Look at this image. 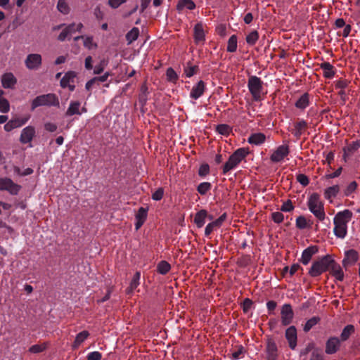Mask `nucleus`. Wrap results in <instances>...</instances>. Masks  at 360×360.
<instances>
[{
  "mask_svg": "<svg viewBox=\"0 0 360 360\" xmlns=\"http://www.w3.org/2000/svg\"><path fill=\"white\" fill-rule=\"evenodd\" d=\"M307 206L309 211L319 221H323L326 219L324 203L319 194L317 193H311L308 198Z\"/></svg>",
  "mask_w": 360,
  "mask_h": 360,
  "instance_id": "1",
  "label": "nucleus"
},
{
  "mask_svg": "<svg viewBox=\"0 0 360 360\" xmlns=\"http://www.w3.org/2000/svg\"><path fill=\"white\" fill-rule=\"evenodd\" d=\"M250 154L248 148H240L229 157L223 167V174H226L230 171L236 169L239 164Z\"/></svg>",
  "mask_w": 360,
  "mask_h": 360,
  "instance_id": "2",
  "label": "nucleus"
},
{
  "mask_svg": "<svg viewBox=\"0 0 360 360\" xmlns=\"http://www.w3.org/2000/svg\"><path fill=\"white\" fill-rule=\"evenodd\" d=\"M330 262L331 257L330 255L322 257L313 262L309 271V274L312 277L320 276L329 269Z\"/></svg>",
  "mask_w": 360,
  "mask_h": 360,
  "instance_id": "3",
  "label": "nucleus"
},
{
  "mask_svg": "<svg viewBox=\"0 0 360 360\" xmlns=\"http://www.w3.org/2000/svg\"><path fill=\"white\" fill-rule=\"evenodd\" d=\"M248 89L255 101H260L263 94V82L257 76H251L248 79Z\"/></svg>",
  "mask_w": 360,
  "mask_h": 360,
  "instance_id": "4",
  "label": "nucleus"
},
{
  "mask_svg": "<svg viewBox=\"0 0 360 360\" xmlns=\"http://www.w3.org/2000/svg\"><path fill=\"white\" fill-rule=\"evenodd\" d=\"M58 105L59 101L56 96L53 94H48L36 97L32 102V109L34 110L41 105L56 106Z\"/></svg>",
  "mask_w": 360,
  "mask_h": 360,
  "instance_id": "5",
  "label": "nucleus"
},
{
  "mask_svg": "<svg viewBox=\"0 0 360 360\" xmlns=\"http://www.w3.org/2000/svg\"><path fill=\"white\" fill-rule=\"evenodd\" d=\"M21 186L9 178H0V191H6L11 195H17Z\"/></svg>",
  "mask_w": 360,
  "mask_h": 360,
  "instance_id": "6",
  "label": "nucleus"
},
{
  "mask_svg": "<svg viewBox=\"0 0 360 360\" xmlns=\"http://www.w3.org/2000/svg\"><path fill=\"white\" fill-rule=\"evenodd\" d=\"M289 147L287 145L279 146L273 151L270 156V159L273 162H281L289 154Z\"/></svg>",
  "mask_w": 360,
  "mask_h": 360,
  "instance_id": "7",
  "label": "nucleus"
},
{
  "mask_svg": "<svg viewBox=\"0 0 360 360\" xmlns=\"http://www.w3.org/2000/svg\"><path fill=\"white\" fill-rule=\"evenodd\" d=\"M281 322L283 326H288L292 321L294 313L292 307L289 304L283 305L281 311Z\"/></svg>",
  "mask_w": 360,
  "mask_h": 360,
  "instance_id": "8",
  "label": "nucleus"
},
{
  "mask_svg": "<svg viewBox=\"0 0 360 360\" xmlns=\"http://www.w3.org/2000/svg\"><path fill=\"white\" fill-rule=\"evenodd\" d=\"M76 73L73 71H70L65 73L60 80V85L63 88H68L70 91H72L75 89V79Z\"/></svg>",
  "mask_w": 360,
  "mask_h": 360,
  "instance_id": "9",
  "label": "nucleus"
},
{
  "mask_svg": "<svg viewBox=\"0 0 360 360\" xmlns=\"http://www.w3.org/2000/svg\"><path fill=\"white\" fill-rule=\"evenodd\" d=\"M353 216L352 212L349 210H344L336 214L334 217V224H342L347 226Z\"/></svg>",
  "mask_w": 360,
  "mask_h": 360,
  "instance_id": "10",
  "label": "nucleus"
},
{
  "mask_svg": "<svg viewBox=\"0 0 360 360\" xmlns=\"http://www.w3.org/2000/svg\"><path fill=\"white\" fill-rule=\"evenodd\" d=\"M328 271L336 280L342 281L344 279V272L340 264L336 263L332 258Z\"/></svg>",
  "mask_w": 360,
  "mask_h": 360,
  "instance_id": "11",
  "label": "nucleus"
},
{
  "mask_svg": "<svg viewBox=\"0 0 360 360\" xmlns=\"http://www.w3.org/2000/svg\"><path fill=\"white\" fill-rule=\"evenodd\" d=\"M82 27L83 25L80 22L77 24L73 23L70 25L61 32L58 36V39L60 41H64L68 36H70L72 33L75 32V31L80 32Z\"/></svg>",
  "mask_w": 360,
  "mask_h": 360,
  "instance_id": "12",
  "label": "nucleus"
},
{
  "mask_svg": "<svg viewBox=\"0 0 360 360\" xmlns=\"http://www.w3.org/2000/svg\"><path fill=\"white\" fill-rule=\"evenodd\" d=\"M285 338L287 339L289 347L292 349H295L297 346V330L295 326H290L285 330Z\"/></svg>",
  "mask_w": 360,
  "mask_h": 360,
  "instance_id": "13",
  "label": "nucleus"
},
{
  "mask_svg": "<svg viewBox=\"0 0 360 360\" xmlns=\"http://www.w3.org/2000/svg\"><path fill=\"white\" fill-rule=\"evenodd\" d=\"M2 86L5 89H13L17 83V79L11 72L2 75L1 78Z\"/></svg>",
  "mask_w": 360,
  "mask_h": 360,
  "instance_id": "14",
  "label": "nucleus"
},
{
  "mask_svg": "<svg viewBox=\"0 0 360 360\" xmlns=\"http://www.w3.org/2000/svg\"><path fill=\"white\" fill-rule=\"evenodd\" d=\"M148 216V208L141 207L135 216V228L139 230L144 224Z\"/></svg>",
  "mask_w": 360,
  "mask_h": 360,
  "instance_id": "15",
  "label": "nucleus"
},
{
  "mask_svg": "<svg viewBox=\"0 0 360 360\" xmlns=\"http://www.w3.org/2000/svg\"><path fill=\"white\" fill-rule=\"evenodd\" d=\"M41 63V57L39 54H30L25 60V65L28 69H36Z\"/></svg>",
  "mask_w": 360,
  "mask_h": 360,
  "instance_id": "16",
  "label": "nucleus"
},
{
  "mask_svg": "<svg viewBox=\"0 0 360 360\" xmlns=\"http://www.w3.org/2000/svg\"><path fill=\"white\" fill-rule=\"evenodd\" d=\"M28 119L29 117L11 120L6 123L4 129L6 131H11L15 128L20 127L27 122Z\"/></svg>",
  "mask_w": 360,
  "mask_h": 360,
  "instance_id": "17",
  "label": "nucleus"
},
{
  "mask_svg": "<svg viewBox=\"0 0 360 360\" xmlns=\"http://www.w3.org/2000/svg\"><path fill=\"white\" fill-rule=\"evenodd\" d=\"M205 89V84L203 81H199L194 85L191 91L190 96L193 99L199 98L204 93Z\"/></svg>",
  "mask_w": 360,
  "mask_h": 360,
  "instance_id": "18",
  "label": "nucleus"
},
{
  "mask_svg": "<svg viewBox=\"0 0 360 360\" xmlns=\"http://www.w3.org/2000/svg\"><path fill=\"white\" fill-rule=\"evenodd\" d=\"M318 252V248L316 246H310L307 248H306L302 254L301 257V262L307 265L310 262L312 256L315 255Z\"/></svg>",
  "mask_w": 360,
  "mask_h": 360,
  "instance_id": "19",
  "label": "nucleus"
},
{
  "mask_svg": "<svg viewBox=\"0 0 360 360\" xmlns=\"http://www.w3.org/2000/svg\"><path fill=\"white\" fill-rule=\"evenodd\" d=\"M34 134V128L33 127L28 126L22 129L20 140L22 143H27L32 140Z\"/></svg>",
  "mask_w": 360,
  "mask_h": 360,
  "instance_id": "20",
  "label": "nucleus"
},
{
  "mask_svg": "<svg viewBox=\"0 0 360 360\" xmlns=\"http://www.w3.org/2000/svg\"><path fill=\"white\" fill-rule=\"evenodd\" d=\"M194 39L195 43H203L205 39V34L203 25L197 23L194 27Z\"/></svg>",
  "mask_w": 360,
  "mask_h": 360,
  "instance_id": "21",
  "label": "nucleus"
},
{
  "mask_svg": "<svg viewBox=\"0 0 360 360\" xmlns=\"http://www.w3.org/2000/svg\"><path fill=\"white\" fill-rule=\"evenodd\" d=\"M340 190L339 185H333L328 187L324 190L323 195L324 198L329 200L330 202H333V199L337 196Z\"/></svg>",
  "mask_w": 360,
  "mask_h": 360,
  "instance_id": "22",
  "label": "nucleus"
},
{
  "mask_svg": "<svg viewBox=\"0 0 360 360\" xmlns=\"http://www.w3.org/2000/svg\"><path fill=\"white\" fill-rule=\"evenodd\" d=\"M320 68L323 70V75L324 77L331 79L335 76V70L330 63H322L320 64Z\"/></svg>",
  "mask_w": 360,
  "mask_h": 360,
  "instance_id": "23",
  "label": "nucleus"
},
{
  "mask_svg": "<svg viewBox=\"0 0 360 360\" xmlns=\"http://www.w3.org/2000/svg\"><path fill=\"white\" fill-rule=\"evenodd\" d=\"M266 354L269 360H275L277 357V346L272 340L267 342Z\"/></svg>",
  "mask_w": 360,
  "mask_h": 360,
  "instance_id": "24",
  "label": "nucleus"
},
{
  "mask_svg": "<svg viewBox=\"0 0 360 360\" xmlns=\"http://www.w3.org/2000/svg\"><path fill=\"white\" fill-rule=\"evenodd\" d=\"M266 141V136L263 133H254L252 134L248 139V142L252 145H260Z\"/></svg>",
  "mask_w": 360,
  "mask_h": 360,
  "instance_id": "25",
  "label": "nucleus"
},
{
  "mask_svg": "<svg viewBox=\"0 0 360 360\" xmlns=\"http://www.w3.org/2000/svg\"><path fill=\"white\" fill-rule=\"evenodd\" d=\"M195 8V4L192 0H179L176 5V9L179 12H182L185 10L192 11Z\"/></svg>",
  "mask_w": 360,
  "mask_h": 360,
  "instance_id": "26",
  "label": "nucleus"
},
{
  "mask_svg": "<svg viewBox=\"0 0 360 360\" xmlns=\"http://www.w3.org/2000/svg\"><path fill=\"white\" fill-rule=\"evenodd\" d=\"M339 345L340 341L338 338H330L326 343V352L330 354L335 353L339 347Z\"/></svg>",
  "mask_w": 360,
  "mask_h": 360,
  "instance_id": "27",
  "label": "nucleus"
},
{
  "mask_svg": "<svg viewBox=\"0 0 360 360\" xmlns=\"http://www.w3.org/2000/svg\"><path fill=\"white\" fill-rule=\"evenodd\" d=\"M207 217V211L205 210H201L195 214L194 217V223L198 228H201L204 226Z\"/></svg>",
  "mask_w": 360,
  "mask_h": 360,
  "instance_id": "28",
  "label": "nucleus"
},
{
  "mask_svg": "<svg viewBox=\"0 0 360 360\" xmlns=\"http://www.w3.org/2000/svg\"><path fill=\"white\" fill-rule=\"evenodd\" d=\"M89 333L87 330H83L79 333L72 343V347L73 349L78 348L82 342H84L89 336Z\"/></svg>",
  "mask_w": 360,
  "mask_h": 360,
  "instance_id": "29",
  "label": "nucleus"
},
{
  "mask_svg": "<svg viewBox=\"0 0 360 360\" xmlns=\"http://www.w3.org/2000/svg\"><path fill=\"white\" fill-rule=\"evenodd\" d=\"M295 107L300 110H304L309 105V95L307 93L302 94L295 103Z\"/></svg>",
  "mask_w": 360,
  "mask_h": 360,
  "instance_id": "30",
  "label": "nucleus"
},
{
  "mask_svg": "<svg viewBox=\"0 0 360 360\" xmlns=\"http://www.w3.org/2000/svg\"><path fill=\"white\" fill-rule=\"evenodd\" d=\"M4 91L0 89V112L6 113L10 110V104L8 101L4 98Z\"/></svg>",
  "mask_w": 360,
  "mask_h": 360,
  "instance_id": "31",
  "label": "nucleus"
},
{
  "mask_svg": "<svg viewBox=\"0 0 360 360\" xmlns=\"http://www.w3.org/2000/svg\"><path fill=\"white\" fill-rule=\"evenodd\" d=\"M334 226L335 235L338 238H345L347 231V226L342 224H334Z\"/></svg>",
  "mask_w": 360,
  "mask_h": 360,
  "instance_id": "32",
  "label": "nucleus"
},
{
  "mask_svg": "<svg viewBox=\"0 0 360 360\" xmlns=\"http://www.w3.org/2000/svg\"><path fill=\"white\" fill-rule=\"evenodd\" d=\"M80 103L78 101L71 102L67 111L66 115L68 116H72L74 115H80L81 112H79Z\"/></svg>",
  "mask_w": 360,
  "mask_h": 360,
  "instance_id": "33",
  "label": "nucleus"
},
{
  "mask_svg": "<svg viewBox=\"0 0 360 360\" xmlns=\"http://www.w3.org/2000/svg\"><path fill=\"white\" fill-rule=\"evenodd\" d=\"M141 274L139 272H136L133 278L131 279L129 286L127 289V292L128 294L131 293L139 285Z\"/></svg>",
  "mask_w": 360,
  "mask_h": 360,
  "instance_id": "34",
  "label": "nucleus"
},
{
  "mask_svg": "<svg viewBox=\"0 0 360 360\" xmlns=\"http://www.w3.org/2000/svg\"><path fill=\"white\" fill-rule=\"evenodd\" d=\"M171 269V265L166 261H161L157 266V271L159 274L165 275Z\"/></svg>",
  "mask_w": 360,
  "mask_h": 360,
  "instance_id": "35",
  "label": "nucleus"
},
{
  "mask_svg": "<svg viewBox=\"0 0 360 360\" xmlns=\"http://www.w3.org/2000/svg\"><path fill=\"white\" fill-rule=\"evenodd\" d=\"M82 38L84 40V46L88 49H95L97 46V44L94 42L93 38L91 37H76L75 40H77Z\"/></svg>",
  "mask_w": 360,
  "mask_h": 360,
  "instance_id": "36",
  "label": "nucleus"
},
{
  "mask_svg": "<svg viewBox=\"0 0 360 360\" xmlns=\"http://www.w3.org/2000/svg\"><path fill=\"white\" fill-rule=\"evenodd\" d=\"M139 35V30L137 27H133L127 34H126V39L128 44H131L133 41L137 39Z\"/></svg>",
  "mask_w": 360,
  "mask_h": 360,
  "instance_id": "37",
  "label": "nucleus"
},
{
  "mask_svg": "<svg viewBox=\"0 0 360 360\" xmlns=\"http://www.w3.org/2000/svg\"><path fill=\"white\" fill-rule=\"evenodd\" d=\"M309 221L304 216H300L296 219V226L300 229H304L311 226Z\"/></svg>",
  "mask_w": 360,
  "mask_h": 360,
  "instance_id": "38",
  "label": "nucleus"
},
{
  "mask_svg": "<svg viewBox=\"0 0 360 360\" xmlns=\"http://www.w3.org/2000/svg\"><path fill=\"white\" fill-rule=\"evenodd\" d=\"M237 49V37L236 35H232L228 41L227 51L233 53Z\"/></svg>",
  "mask_w": 360,
  "mask_h": 360,
  "instance_id": "39",
  "label": "nucleus"
},
{
  "mask_svg": "<svg viewBox=\"0 0 360 360\" xmlns=\"http://www.w3.org/2000/svg\"><path fill=\"white\" fill-rule=\"evenodd\" d=\"M57 8L63 14H68L70 12V7L65 0H58Z\"/></svg>",
  "mask_w": 360,
  "mask_h": 360,
  "instance_id": "40",
  "label": "nucleus"
},
{
  "mask_svg": "<svg viewBox=\"0 0 360 360\" xmlns=\"http://www.w3.org/2000/svg\"><path fill=\"white\" fill-rule=\"evenodd\" d=\"M212 188V185L209 182H202L200 183L198 188L197 191L200 195H205Z\"/></svg>",
  "mask_w": 360,
  "mask_h": 360,
  "instance_id": "41",
  "label": "nucleus"
},
{
  "mask_svg": "<svg viewBox=\"0 0 360 360\" xmlns=\"http://www.w3.org/2000/svg\"><path fill=\"white\" fill-rule=\"evenodd\" d=\"M259 39V34L256 30L249 33L246 37V42L250 45H254Z\"/></svg>",
  "mask_w": 360,
  "mask_h": 360,
  "instance_id": "42",
  "label": "nucleus"
},
{
  "mask_svg": "<svg viewBox=\"0 0 360 360\" xmlns=\"http://www.w3.org/2000/svg\"><path fill=\"white\" fill-rule=\"evenodd\" d=\"M198 67L196 65H192L188 63L184 68V74L187 77H191L196 73Z\"/></svg>",
  "mask_w": 360,
  "mask_h": 360,
  "instance_id": "43",
  "label": "nucleus"
},
{
  "mask_svg": "<svg viewBox=\"0 0 360 360\" xmlns=\"http://www.w3.org/2000/svg\"><path fill=\"white\" fill-rule=\"evenodd\" d=\"M354 327L352 325H347L343 329L341 333V338L342 340H346L350 335L354 333Z\"/></svg>",
  "mask_w": 360,
  "mask_h": 360,
  "instance_id": "44",
  "label": "nucleus"
},
{
  "mask_svg": "<svg viewBox=\"0 0 360 360\" xmlns=\"http://www.w3.org/2000/svg\"><path fill=\"white\" fill-rule=\"evenodd\" d=\"M319 318L316 316L309 319L304 326V330L305 332L309 331L315 325H316L319 323Z\"/></svg>",
  "mask_w": 360,
  "mask_h": 360,
  "instance_id": "45",
  "label": "nucleus"
},
{
  "mask_svg": "<svg viewBox=\"0 0 360 360\" xmlns=\"http://www.w3.org/2000/svg\"><path fill=\"white\" fill-rule=\"evenodd\" d=\"M13 170L15 174L19 176H27L33 173V169L32 168H26L23 171H21L20 167L15 166L13 167Z\"/></svg>",
  "mask_w": 360,
  "mask_h": 360,
  "instance_id": "46",
  "label": "nucleus"
},
{
  "mask_svg": "<svg viewBox=\"0 0 360 360\" xmlns=\"http://www.w3.org/2000/svg\"><path fill=\"white\" fill-rule=\"evenodd\" d=\"M217 131L221 135L227 136L231 132V128L227 124H221L217 127Z\"/></svg>",
  "mask_w": 360,
  "mask_h": 360,
  "instance_id": "47",
  "label": "nucleus"
},
{
  "mask_svg": "<svg viewBox=\"0 0 360 360\" xmlns=\"http://www.w3.org/2000/svg\"><path fill=\"white\" fill-rule=\"evenodd\" d=\"M47 345L46 343L41 345H34L30 347L29 352L33 354H37L44 351Z\"/></svg>",
  "mask_w": 360,
  "mask_h": 360,
  "instance_id": "48",
  "label": "nucleus"
},
{
  "mask_svg": "<svg viewBox=\"0 0 360 360\" xmlns=\"http://www.w3.org/2000/svg\"><path fill=\"white\" fill-rule=\"evenodd\" d=\"M349 82L345 79H340L335 82V88L341 89L340 94H344V89L348 86Z\"/></svg>",
  "mask_w": 360,
  "mask_h": 360,
  "instance_id": "49",
  "label": "nucleus"
},
{
  "mask_svg": "<svg viewBox=\"0 0 360 360\" xmlns=\"http://www.w3.org/2000/svg\"><path fill=\"white\" fill-rule=\"evenodd\" d=\"M166 76L167 80L172 82H176L178 79L176 72L172 68L167 70Z\"/></svg>",
  "mask_w": 360,
  "mask_h": 360,
  "instance_id": "50",
  "label": "nucleus"
},
{
  "mask_svg": "<svg viewBox=\"0 0 360 360\" xmlns=\"http://www.w3.org/2000/svg\"><path fill=\"white\" fill-rule=\"evenodd\" d=\"M245 353V349L243 346L240 345L237 349L231 354V359L237 360L241 358V356Z\"/></svg>",
  "mask_w": 360,
  "mask_h": 360,
  "instance_id": "51",
  "label": "nucleus"
},
{
  "mask_svg": "<svg viewBox=\"0 0 360 360\" xmlns=\"http://www.w3.org/2000/svg\"><path fill=\"white\" fill-rule=\"evenodd\" d=\"M219 223L217 221H212L211 223H209L205 230V236H208L211 234V233L214 231V229L219 228Z\"/></svg>",
  "mask_w": 360,
  "mask_h": 360,
  "instance_id": "52",
  "label": "nucleus"
},
{
  "mask_svg": "<svg viewBox=\"0 0 360 360\" xmlns=\"http://www.w3.org/2000/svg\"><path fill=\"white\" fill-rule=\"evenodd\" d=\"M357 188V184L355 181L351 182L344 191L345 196H349L353 193Z\"/></svg>",
  "mask_w": 360,
  "mask_h": 360,
  "instance_id": "53",
  "label": "nucleus"
},
{
  "mask_svg": "<svg viewBox=\"0 0 360 360\" xmlns=\"http://www.w3.org/2000/svg\"><path fill=\"white\" fill-rule=\"evenodd\" d=\"M271 219L275 223L280 224L283 221L284 216L280 212H275L271 214Z\"/></svg>",
  "mask_w": 360,
  "mask_h": 360,
  "instance_id": "54",
  "label": "nucleus"
},
{
  "mask_svg": "<svg viewBox=\"0 0 360 360\" xmlns=\"http://www.w3.org/2000/svg\"><path fill=\"white\" fill-rule=\"evenodd\" d=\"M106 65L107 61L102 60L98 65L95 66L94 69V73L96 75L101 73Z\"/></svg>",
  "mask_w": 360,
  "mask_h": 360,
  "instance_id": "55",
  "label": "nucleus"
},
{
  "mask_svg": "<svg viewBox=\"0 0 360 360\" xmlns=\"http://www.w3.org/2000/svg\"><path fill=\"white\" fill-rule=\"evenodd\" d=\"M359 145H353L349 146L347 147L344 148V158L346 160L347 157L349 156L351 153H352L355 150L358 148Z\"/></svg>",
  "mask_w": 360,
  "mask_h": 360,
  "instance_id": "56",
  "label": "nucleus"
},
{
  "mask_svg": "<svg viewBox=\"0 0 360 360\" xmlns=\"http://www.w3.org/2000/svg\"><path fill=\"white\" fill-rule=\"evenodd\" d=\"M294 210V206L291 200H288L284 202L281 207V210L283 212H290Z\"/></svg>",
  "mask_w": 360,
  "mask_h": 360,
  "instance_id": "57",
  "label": "nucleus"
},
{
  "mask_svg": "<svg viewBox=\"0 0 360 360\" xmlns=\"http://www.w3.org/2000/svg\"><path fill=\"white\" fill-rule=\"evenodd\" d=\"M164 195V190L162 188H159L152 194V199L154 200H160Z\"/></svg>",
  "mask_w": 360,
  "mask_h": 360,
  "instance_id": "58",
  "label": "nucleus"
},
{
  "mask_svg": "<svg viewBox=\"0 0 360 360\" xmlns=\"http://www.w3.org/2000/svg\"><path fill=\"white\" fill-rule=\"evenodd\" d=\"M307 127V122L304 120H301L295 124V128L297 131V134H301Z\"/></svg>",
  "mask_w": 360,
  "mask_h": 360,
  "instance_id": "59",
  "label": "nucleus"
},
{
  "mask_svg": "<svg viewBox=\"0 0 360 360\" xmlns=\"http://www.w3.org/2000/svg\"><path fill=\"white\" fill-rule=\"evenodd\" d=\"M209 172H210L209 165L207 164H204L200 167L199 170H198V174L200 176H205L209 174Z\"/></svg>",
  "mask_w": 360,
  "mask_h": 360,
  "instance_id": "60",
  "label": "nucleus"
},
{
  "mask_svg": "<svg viewBox=\"0 0 360 360\" xmlns=\"http://www.w3.org/2000/svg\"><path fill=\"white\" fill-rule=\"evenodd\" d=\"M297 180L300 184H302L304 186H307L309 183L308 177L302 174L297 175Z\"/></svg>",
  "mask_w": 360,
  "mask_h": 360,
  "instance_id": "61",
  "label": "nucleus"
},
{
  "mask_svg": "<svg viewBox=\"0 0 360 360\" xmlns=\"http://www.w3.org/2000/svg\"><path fill=\"white\" fill-rule=\"evenodd\" d=\"M127 0H108V4L112 8H118L121 4L126 2Z\"/></svg>",
  "mask_w": 360,
  "mask_h": 360,
  "instance_id": "62",
  "label": "nucleus"
},
{
  "mask_svg": "<svg viewBox=\"0 0 360 360\" xmlns=\"http://www.w3.org/2000/svg\"><path fill=\"white\" fill-rule=\"evenodd\" d=\"M101 359V354L98 352H90L87 356L88 360H100Z\"/></svg>",
  "mask_w": 360,
  "mask_h": 360,
  "instance_id": "63",
  "label": "nucleus"
},
{
  "mask_svg": "<svg viewBox=\"0 0 360 360\" xmlns=\"http://www.w3.org/2000/svg\"><path fill=\"white\" fill-rule=\"evenodd\" d=\"M46 130L53 132L57 129V126L54 123L48 122L44 124Z\"/></svg>",
  "mask_w": 360,
  "mask_h": 360,
  "instance_id": "64",
  "label": "nucleus"
}]
</instances>
